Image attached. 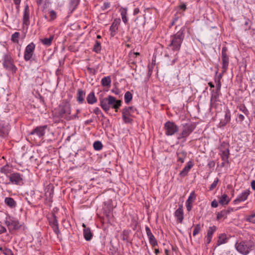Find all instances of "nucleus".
Wrapping results in <instances>:
<instances>
[{"label":"nucleus","mask_w":255,"mask_h":255,"mask_svg":"<svg viewBox=\"0 0 255 255\" xmlns=\"http://www.w3.org/2000/svg\"><path fill=\"white\" fill-rule=\"evenodd\" d=\"M4 255H13V254L10 249L5 248L3 250Z\"/></svg>","instance_id":"obj_52"},{"label":"nucleus","mask_w":255,"mask_h":255,"mask_svg":"<svg viewBox=\"0 0 255 255\" xmlns=\"http://www.w3.org/2000/svg\"><path fill=\"white\" fill-rule=\"evenodd\" d=\"M245 119V117L242 114H238L236 121L237 123L242 125Z\"/></svg>","instance_id":"obj_44"},{"label":"nucleus","mask_w":255,"mask_h":255,"mask_svg":"<svg viewBox=\"0 0 255 255\" xmlns=\"http://www.w3.org/2000/svg\"><path fill=\"white\" fill-rule=\"evenodd\" d=\"M228 48L226 46H224L222 49V72L225 73L228 69L229 63V59L228 55L227 54Z\"/></svg>","instance_id":"obj_11"},{"label":"nucleus","mask_w":255,"mask_h":255,"mask_svg":"<svg viewBox=\"0 0 255 255\" xmlns=\"http://www.w3.org/2000/svg\"><path fill=\"white\" fill-rule=\"evenodd\" d=\"M10 129V127L8 122L0 120V136L5 137L7 136Z\"/></svg>","instance_id":"obj_12"},{"label":"nucleus","mask_w":255,"mask_h":255,"mask_svg":"<svg viewBox=\"0 0 255 255\" xmlns=\"http://www.w3.org/2000/svg\"><path fill=\"white\" fill-rule=\"evenodd\" d=\"M201 230V226L199 224H197L195 226V228L193 230V236H196L197 234L199 233Z\"/></svg>","instance_id":"obj_47"},{"label":"nucleus","mask_w":255,"mask_h":255,"mask_svg":"<svg viewBox=\"0 0 255 255\" xmlns=\"http://www.w3.org/2000/svg\"><path fill=\"white\" fill-rule=\"evenodd\" d=\"M217 229V228L215 226H213L210 227L207 231V236L212 237L213 235L216 231Z\"/></svg>","instance_id":"obj_42"},{"label":"nucleus","mask_w":255,"mask_h":255,"mask_svg":"<svg viewBox=\"0 0 255 255\" xmlns=\"http://www.w3.org/2000/svg\"><path fill=\"white\" fill-rule=\"evenodd\" d=\"M196 196L195 192L194 191H192L190 193V196H189V197L186 201L193 203V202L196 199Z\"/></svg>","instance_id":"obj_48"},{"label":"nucleus","mask_w":255,"mask_h":255,"mask_svg":"<svg viewBox=\"0 0 255 255\" xmlns=\"http://www.w3.org/2000/svg\"><path fill=\"white\" fill-rule=\"evenodd\" d=\"M219 182V179L217 178L213 182V183L210 185L209 187L210 190H213L217 186V185L218 184V182Z\"/></svg>","instance_id":"obj_50"},{"label":"nucleus","mask_w":255,"mask_h":255,"mask_svg":"<svg viewBox=\"0 0 255 255\" xmlns=\"http://www.w3.org/2000/svg\"><path fill=\"white\" fill-rule=\"evenodd\" d=\"M93 112L96 114V115H100V114H102V112L100 110V109L98 108V107H96L95 108L94 110H93Z\"/></svg>","instance_id":"obj_58"},{"label":"nucleus","mask_w":255,"mask_h":255,"mask_svg":"<svg viewBox=\"0 0 255 255\" xmlns=\"http://www.w3.org/2000/svg\"><path fill=\"white\" fill-rule=\"evenodd\" d=\"M148 239H149V241L150 245L153 247H154L158 245L157 241L153 235L151 237H148Z\"/></svg>","instance_id":"obj_45"},{"label":"nucleus","mask_w":255,"mask_h":255,"mask_svg":"<svg viewBox=\"0 0 255 255\" xmlns=\"http://www.w3.org/2000/svg\"><path fill=\"white\" fill-rule=\"evenodd\" d=\"M175 216L177 218V221L181 223L183 220V210L182 205H180L179 207L175 212Z\"/></svg>","instance_id":"obj_22"},{"label":"nucleus","mask_w":255,"mask_h":255,"mask_svg":"<svg viewBox=\"0 0 255 255\" xmlns=\"http://www.w3.org/2000/svg\"><path fill=\"white\" fill-rule=\"evenodd\" d=\"M230 144L228 142L223 141L219 147L220 151H227L229 150Z\"/></svg>","instance_id":"obj_36"},{"label":"nucleus","mask_w":255,"mask_h":255,"mask_svg":"<svg viewBox=\"0 0 255 255\" xmlns=\"http://www.w3.org/2000/svg\"><path fill=\"white\" fill-rule=\"evenodd\" d=\"M138 55H139V53H138V52H133V53L130 52L128 54V57L136 58V59H137V57Z\"/></svg>","instance_id":"obj_55"},{"label":"nucleus","mask_w":255,"mask_h":255,"mask_svg":"<svg viewBox=\"0 0 255 255\" xmlns=\"http://www.w3.org/2000/svg\"><path fill=\"white\" fill-rule=\"evenodd\" d=\"M145 231L148 238L153 235L148 226L145 227Z\"/></svg>","instance_id":"obj_56"},{"label":"nucleus","mask_w":255,"mask_h":255,"mask_svg":"<svg viewBox=\"0 0 255 255\" xmlns=\"http://www.w3.org/2000/svg\"><path fill=\"white\" fill-rule=\"evenodd\" d=\"M87 101L89 104H94L97 102V99L94 92H91L87 97Z\"/></svg>","instance_id":"obj_28"},{"label":"nucleus","mask_w":255,"mask_h":255,"mask_svg":"<svg viewBox=\"0 0 255 255\" xmlns=\"http://www.w3.org/2000/svg\"><path fill=\"white\" fill-rule=\"evenodd\" d=\"M196 128V125L192 122H188L181 125V131L178 133L177 139H183V141L186 140L188 136L194 131Z\"/></svg>","instance_id":"obj_3"},{"label":"nucleus","mask_w":255,"mask_h":255,"mask_svg":"<svg viewBox=\"0 0 255 255\" xmlns=\"http://www.w3.org/2000/svg\"><path fill=\"white\" fill-rule=\"evenodd\" d=\"M212 95L210 99V108H213L216 106V103L220 102V96L221 95V93L216 92L213 90L211 92Z\"/></svg>","instance_id":"obj_20"},{"label":"nucleus","mask_w":255,"mask_h":255,"mask_svg":"<svg viewBox=\"0 0 255 255\" xmlns=\"http://www.w3.org/2000/svg\"><path fill=\"white\" fill-rule=\"evenodd\" d=\"M100 102V106L107 113L111 108L114 109L115 112H117L122 105V101L117 100L112 96H109L107 98L102 99Z\"/></svg>","instance_id":"obj_1"},{"label":"nucleus","mask_w":255,"mask_h":255,"mask_svg":"<svg viewBox=\"0 0 255 255\" xmlns=\"http://www.w3.org/2000/svg\"><path fill=\"white\" fill-rule=\"evenodd\" d=\"M221 88V83L220 80H219L218 84L216 85V90H215V92L221 93L220 92Z\"/></svg>","instance_id":"obj_54"},{"label":"nucleus","mask_w":255,"mask_h":255,"mask_svg":"<svg viewBox=\"0 0 255 255\" xmlns=\"http://www.w3.org/2000/svg\"><path fill=\"white\" fill-rule=\"evenodd\" d=\"M49 222L54 232L58 236V234H60V231L59 230L58 221L55 214H52L51 219H49Z\"/></svg>","instance_id":"obj_14"},{"label":"nucleus","mask_w":255,"mask_h":255,"mask_svg":"<svg viewBox=\"0 0 255 255\" xmlns=\"http://www.w3.org/2000/svg\"><path fill=\"white\" fill-rule=\"evenodd\" d=\"M35 48V45L33 42H31L27 45L24 53V59L26 61H29L31 58Z\"/></svg>","instance_id":"obj_13"},{"label":"nucleus","mask_w":255,"mask_h":255,"mask_svg":"<svg viewBox=\"0 0 255 255\" xmlns=\"http://www.w3.org/2000/svg\"><path fill=\"white\" fill-rule=\"evenodd\" d=\"M3 66L6 70L15 72L17 70L16 67L14 65L13 60L11 56L9 54H6L4 56L3 59Z\"/></svg>","instance_id":"obj_9"},{"label":"nucleus","mask_w":255,"mask_h":255,"mask_svg":"<svg viewBox=\"0 0 255 255\" xmlns=\"http://www.w3.org/2000/svg\"><path fill=\"white\" fill-rule=\"evenodd\" d=\"M123 21L125 24H127L128 21V18L127 16L128 9L126 7H121L119 10Z\"/></svg>","instance_id":"obj_27"},{"label":"nucleus","mask_w":255,"mask_h":255,"mask_svg":"<svg viewBox=\"0 0 255 255\" xmlns=\"http://www.w3.org/2000/svg\"><path fill=\"white\" fill-rule=\"evenodd\" d=\"M237 108L240 111L244 113V114L247 117H249L250 115V112L247 109L246 106L244 104H242L237 107Z\"/></svg>","instance_id":"obj_34"},{"label":"nucleus","mask_w":255,"mask_h":255,"mask_svg":"<svg viewBox=\"0 0 255 255\" xmlns=\"http://www.w3.org/2000/svg\"><path fill=\"white\" fill-rule=\"evenodd\" d=\"M228 239L225 234H221L219 236L218 240L216 243V246H219L227 243Z\"/></svg>","instance_id":"obj_25"},{"label":"nucleus","mask_w":255,"mask_h":255,"mask_svg":"<svg viewBox=\"0 0 255 255\" xmlns=\"http://www.w3.org/2000/svg\"><path fill=\"white\" fill-rule=\"evenodd\" d=\"M13 1L14 4L16 5V8H18L20 3L21 0H13Z\"/></svg>","instance_id":"obj_63"},{"label":"nucleus","mask_w":255,"mask_h":255,"mask_svg":"<svg viewBox=\"0 0 255 255\" xmlns=\"http://www.w3.org/2000/svg\"><path fill=\"white\" fill-rule=\"evenodd\" d=\"M47 128V125L37 127L30 132L29 135L36 134L39 137L43 136L45 134Z\"/></svg>","instance_id":"obj_15"},{"label":"nucleus","mask_w":255,"mask_h":255,"mask_svg":"<svg viewBox=\"0 0 255 255\" xmlns=\"http://www.w3.org/2000/svg\"><path fill=\"white\" fill-rule=\"evenodd\" d=\"M137 60H138L137 59L129 57V59L128 60V63L130 66H131V65H135L136 63L137 62Z\"/></svg>","instance_id":"obj_49"},{"label":"nucleus","mask_w":255,"mask_h":255,"mask_svg":"<svg viewBox=\"0 0 255 255\" xmlns=\"http://www.w3.org/2000/svg\"><path fill=\"white\" fill-rule=\"evenodd\" d=\"M101 50V44L100 41L96 40L95 44L93 47V51L99 53Z\"/></svg>","instance_id":"obj_40"},{"label":"nucleus","mask_w":255,"mask_h":255,"mask_svg":"<svg viewBox=\"0 0 255 255\" xmlns=\"http://www.w3.org/2000/svg\"><path fill=\"white\" fill-rule=\"evenodd\" d=\"M6 232V228L0 225V234L4 233Z\"/></svg>","instance_id":"obj_61"},{"label":"nucleus","mask_w":255,"mask_h":255,"mask_svg":"<svg viewBox=\"0 0 255 255\" xmlns=\"http://www.w3.org/2000/svg\"><path fill=\"white\" fill-rule=\"evenodd\" d=\"M189 162L188 163L187 165H186L183 170L180 172L179 175L181 177H185L187 175L188 172L190 169L192 167L193 164L190 163Z\"/></svg>","instance_id":"obj_30"},{"label":"nucleus","mask_w":255,"mask_h":255,"mask_svg":"<svg viewBox=\"0 0 255 255\" xmlns=\"http://www.w3.org/2000/svg\"><path fill=\"white\" fill-rule=\"evenodd\" d=\"M251 187L253 190L255 191V180H253L251 182Z\"/></svg>","instance_id":"obj_64"},{"label":"nucleus","mask_w":255,"mask_h":255,"mask_svg":"<svg viewBox=\"0 0 255 255\" xmlns=\"http://www.w3.org/2000/svg\"><path fill=\"white\" fill-rule=\"evenodd\" d=\"M250 194V189L244 190L238 196L237 198L235 200H234V203L237 204L238 203L246 201L248 199V197Z\"/></svg>","instance_id":"obj_16"},{"label":"nucleus","mask_w":255,"mask_h":255,"mask_svg":"<svg viewBox=\"0 0 255 255\" xmlns=\"http://www.w3.org/2000/svg\"><path fill=\"white\" fill-rule=\"evenodd\" d=\"M83 235L85 239L87 241H90L93 237V234L92 233L89 228H85L84 229Z\"/></svg>","instance_id":"obj_29"},{"label":"nucleus","mask_w":255,"mask_h":255,"mask_svg":"<svg viewBox=\"0 0 255 255\" xmlns=\"http://www.w3.org/2000/svg\"><path fill=\"white\" fill-rule=\"evenodd\" d=\"M112 82L110 76L104 77L101 80V84L103 87H110Z\"/></svg>","instance_id":"obj_33"},{"label":"nucleus","mask_w":255,"mask_h":255,"mask_svg":"<svg viewBox=\"0 0 255 255\" xmlns=\"http://www.w3.org/2000/svg\"><path fill=\"white\" fill-rule=\"evenodd\" d=\"M221 156L223 161L229 163V157L230 155V150L220 151Z\"/></svg>","instance_id":"obj_35"},{"label":"nucleus","mask_w":255,"mask_h":255,"mask_svg":"<svg viewBox=\"0 0 255 255\" xmlns=\"http://www.w3.org/2000/svg\"><path fill=\"white\" fill-rule=\"evenodd\" d=\"M5 224L8 227L9 231L12 230H18L20 229L23 225L17 220L14 218H9L8 220L6 219Z\"/></svg>","instance_id":"obj_10"},{"label":"nucleus","mask_w":255,"mask_h":255,"mask_svg":"<svg viewBox=\"0 0 255 255\" xmlns=\"http://www.w3.org/2000/svg\"><path fill=\"white\" fill-rule=\"evenodd\" d=\"M86 95L85 92L81 89H79L77 94V101L79 104H82L84 101Z\"/></svg>","instance_id":"obj_23"},{"label":"nucleus","mask_w":255,"mask_h":255,"mask_svg":"<svg viewBox=\"0 0 255 255\" xmlns=\"http://www.w3.org/2000/svg\"><path fill=\"white\" fill-rule=\"evenodd\" d=\"M54 35H50L49 38L40 39L41 42L44 45L49 46L51 45L52 42L54 39Z\"/></svg>","instance_id":"obj_32"},{"label":"nucleus","mask_w":255,"mask_h":255,"mask_svg":"<svg viewBox=\"0 0 255 255\" xmlns=\"http://www.w3.org/2000/svg\"><path fill=\"white\" fill-rule=\"evenodd\" d=\"M93 147L95 150H100L102 149L103 146L101 141H96L93 144Z\"/></svg>","instance_id":"obj_43"},{"label":"nucleus","mask_w":255,"mask_h":255,"mask_svg":"<svg viewBox=\"0 0 255 255\" xmlns=\"http://www.w3.org/2000/svg\"><path fill=\"white\" fill-rule=\"evenodd\" d=\"M4 202L10 208H15L17 205L16 201L11 197L5 198Z\"/></svg>","instance_id":"obj_24"},{"label":"nucleus","mask_w":255,"mask_h":255,"mask_svg":"<svg viewBox=\"0 0 255 255\" xmlns=\"http://www.w3.org/2000/svg\"><path fill=\"white\" fill-rule=\"evenodd\" d=\"M20 36V33L18 32H15L13 33L11 37V40L13 43H18L19 42V37Z\"/></svg>","instance_id":"obj_39"},{"label":"nucleus","mask_w":255,"mask_h":255,"mask_svg":"<svg viewBox=\"0 0 255 255\" xmlns=\"http://www.w3.org/2000/svg\"><path fill=\"white\" fill-rule=\"evenodd\" d=\"M9 181L5 182L6 185L10 184L16 185H21L23 184V176L18 172H12L10 174L9 177Z\"/></svg>","instance_id":"obj_7"},{"label":"nucleus","mask_w":255,"mask_h":255,"mask_svg":"<svg viewBox=\"0 0 255 255\" xmlns=\"http://www.w3.org/2000/svg\"><path fill=\"white\" fill-rule=\"evenodd\" d=\"M218 203L216 200H214L212 202L211 206L212 207L216 208L218 207Z\"/></svg>","instance_id":"obj_59"},{"label":"nucleus","mask_w":255,"mask_h":255,"mask_svg":"<svg viewBox=\"0 0 255 255\" xmlns=\"http://www.w3.org/2000/svg\"><path fill=\"white\" fill-rule=\"evenodd\" d=\"M110 3L109 2H105L102 6V9L103 10L107 9L110 7Z\"/></svg>","instance_id":"obj_57"},{"label":"nucleus","mask_w":255,"mask_h":255,"mask_svg":"<svg viewBox=\"0 0 255 255\" xmlns=\"http://www.w3.org/2000/svg\"><path fill=\"white\" fill-rule=\"evenodd\" d=\"M231 119V114L230 110L227 108L225 111L224 119L221 120L219 124L220 127H224L229 123Z\"/></svg>","instance_id":"obj_17"},{"label":"nucleus","mask_w":255,"mask_h":255,"mask_svg":"<svg viewBox=\"0 0 255 255\" xmlns=\"http://www.w3.org/2000/svg\"><path fill=\"white\" fill-rule=\"evenodd\" d=\"M192 204L193 203L186 201V207L187 208V210L189 212L192 210Z\"/></svg>","instance_id":"obj_53"},{"label":"nucleus","mask_w":255,"mask_h":255,"mask_svg":"<svg viewBox=\"0 0 255 255\" xmlns=\"http://www.w3.org/2000/svg\"><path fill=\"white\" fill-rule=\"evenodd\" d=\"M29 9L27 4L25 5L23 16V24L28 26L30 24L29 22Z\"/></svg>","instance_id":"obj_21"},{"label":"nucleus","mask_w":255,"mask_h":255,"mask_svg":"<svg viewBox=\"0 0 255 255\" xmlns=\"http://www.w3.org/2000/svg\"><path fill=\"white\" fill-rule=\"evenodd\" d=\"M179 6L180 9H182L183 11H185L187 8L186 5L184 3H181Z\"/></svg>","instance_id":"obj_60"},{"label":"nucleus","mask_w":255,"mask_h":255,"mask_svg":"<svg viewBox=\"0 0 255 255\" xmlns=\"http://www.w3.org/2000/svg\"><path fill=\"white\" fill-rule=\"evenodd\" d=\"M57 116L63 118L67 121H70L71 106L70 103L67 101H63L58 108Z\"/></svg>","instance_id":"obj_4"},{"label":"nucleus","mask_w":255,"mask_h":255,"mask_svg":"<svg viewBox=\"0 0 255 255\" xmlns=\"http://www.w3.org/2000/svg\"><path fill=\"white\" fill-rule=\"evenodd\" d=\"M230 201V199L226 194L222 195L219 199V203L222 205H227Z\"/></svg>","instance_id":"obj_31"},{"label":"nucleus","mask_w":255,"mask_h":255,"mask_svg":"<svg viewBox=\"0 0 255 255\" xmlns=\"http://www.w3.org/2000/svg\"><path fill=\"white\" fill-rule=\"evenodd\" d=\"M136 111L133 107H126L122 110V118L125 123L131 124L133 117V114Z\"/></svg>","instance_id":"obj_6"},{"label":"nucleus","mask_w":255,"mask_h":255,"mask_svg":"<svg viewBox=\"0 0 255 255\" xmlns=\"http://www.w3.org/2000/svg\"><path fill=\"white\" fill-rule=\"evenodd\" d=\"M165 134L167 136L174 135L179 130L178 126L173 122L167 121L164 126Z\"/></svg>","instance_id":"obj_8"},{"label":"nucleus","mask_w":255,"mask_h":255,"mask_svg":"<svg viewBox=\"0 0 255 255\" xmlns=\"http://www.w3.org/2000/svg\"><path fill=\"white\" fill-rule=\"evenodd\" d=\"M50 16L51 17V20H53L56 19L57 17L56 12L53 10H51L49 11Z\"/></svg>","instance_id":"obj_51"},{"label":"nucleus","mask_w":255,"mask_h":255,"mask_svg":"<svg viewBox=\"0 0 255 255\" xmlns=\"http://www.w3.org/2000/svg\"><path fill=\"white\" fill-rule=\"evenodd\" d=\"M255 213L247 217L246 221L252 224H255Z\"/></svg>","instance_id":"obj_46"},{"label":"nucleus","mask_w":255,"mask_h":255,"mask_svg":"<svg viewBox=\"0 0 255 255\" xmlns=\"http://www.w3.org/2000/svg\"><path fill=\"white\" fill-rule=\"evenodd\" d=\"M235 248L237 251L241 254L247 255L251 251L255 249V245L252 242L243 241L239 243H237Z\"/></svg>","instance_id":"obj_5"},{"label":"nucleus","mask_w":255,"mask_h":255,"mask_svg":"<svg viewBox=\"0 0 255 255\" xmlns=\"http://www.w3.org/2000/svg\"><path fill=\"white\" fill-rule=\"evenodd\" d=\"M121 23L120 18H116L114 20L113 23H112L110 31V35L112 37H114L117 32L118 30L119 25Z\"/></svg>","instance_id":"obj_18"},{"label":"nucleus","mask_w":255,"mask_h":255,"mask_svg":"<svg viewBox=\"0 0 255 255\" xmlns=\"http://www.w3.org/2000/svg\"><path fill=\"white\" fill-rule=\"evenodd\" d=\"M132 95L129 91L127 92L125 94V101L127 104H128L132 100Z\"/></svg>","instance_id":"obj_41"},{"label":"nucleus","mask_w":255,"mask_h":255,"mask_svg":"<svg viewBox=\"0 0 255 255\" xmlns=\"http://www.w3.org/2000/svg\"><path fill=\"white\" fill-rule=\"evenodd\" d=\"M0 171L1 173H4L7 177H8L9 174L12 173L10 171V170L9 169V166L7 165L1 167Z\"/></svg>","instance_id":"obj_37"},{"label":"nucleus","mask_w":255,"mask_h":255,"mask_svg":"<svg viewBox=\"0 0 255 255\" xmlns=\"http://www.w3.org/2000/svg\"><path fill=\"white\" fill-rule=\"evenodd\" d=\"M206 244H209L212 241V237L206 236Z\"/></svg>","instance_id":"obj_62"},{"label":"nucleus","mask_w":255,"mask_h":255,"mask_svg":"<svg viewBox=\"0 0 255 255\" xmlns=\"http://www.w3.org/2000/svg\"><path fill=\"white\" fill-rule=\"evenodd\" d=\"M185 33V28L182 27L176 34L171 36L170 43L168 45L172 50L178 51L181 47V44L184 40Z\"/></svg>","instance_id":"obj_2"},{"label":"nucleus","mask_w":255,"mask_h":255,"mask_svg":"<svg viewBox=\"0 0 255 255\" xmlns=\"http://www.w3.org/2000/svg\"><path fill=\"white\" fill-rule=\"evenodd\" d=\"M80 0H69V10H70L71 12L75 10L80 3Z\"/></svg>","instance_id":"obj_26"},{"label":"nucleus","mask_w":255,"mask_h":255,"mask_svg":"<svg viewBox=\"0 0 255 255\" xmlns=\"http://www.w3.org/2000/svg\"><path fill=\"white\" fill-rule=\"evenodd\" d=\"M187 155V152L183 148H178L176 151L177 161L183 163Z\"/></svg>","instance_id":"obj_19"},{"label":"nucleus","mask_w":255,"mask_h":255,"mask_svg":"<svg viewBox=\"0 0 255 255\" xmlns=\"http://www.w3.org/2000/svg\"><path fill=\"white\" fill-rule=\"evenodd\" d=\"M227 213H228V211H225L224 210L218 212L217 215V219L219 220L222 218H226L228 216Z\"/></svg>","instance_id":"obj_38"}]
</instances>
